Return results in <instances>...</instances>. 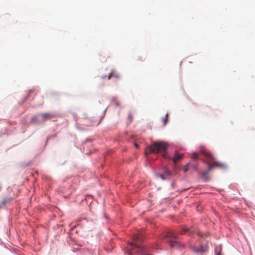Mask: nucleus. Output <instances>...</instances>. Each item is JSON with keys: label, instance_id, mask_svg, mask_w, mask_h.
Instances as JSON below:
<instances>
[{"label": "nucleus", "instance_id": "1", "mask_svg": "<svg viewBox=\"0 0 255 255\" xmlns=\"http://www.w3.org/2000/svg\"><path fill=\"white\" fill-rule=\"evenodd\" d=\"M199 153L206 157V159L203 160V161L208 165V171H211L215 168H225L226 167L225 163L214 161V157L210 153L206 152L205 149H201Z\"/></svg>", "mask_w": 255, "mask_h": 255}, {"label": "nucleus", "instance_id": "2", "mask_svg": "<svg viewBox=\"0 0 255 255\" xmlns=\"http://www.w3.org/2000/svg\"><path fill=\"white\" fill-rule=\"evenodd\" d=\"M189 231V229L186 227H183L182 230L179 232H175L174 231H170L166 233L164 238L167 240L170 247L173 248L176 247L180 248L182 245L177 242L176 240L177 238V235L180 234H184Z\"/></svg>", "mask_w": 255, "mask_h": 255}, {"label": "nucleus", "instance_id": "3", "mask_svg": "<svg viewBox=\"0 0 255 255\" xmlns=\"http://www.w3.org/2000/svg\"><path fill=\"white\" fill-rule=\"evenodd\" d=\"M167 147V144L164 142L160 141L154 142L146 149L145 153H158L160 152L162 153L163 158H167L168 156L166 155V153Z\"/></svg>", "mask_w": 255, "mask_h": 255}, {"label": "nucleus", "instance_id": "4", "mask_svg": "<svg viewBox=\"0 0 255 255\" xmlns=\"http://www.w3.org/2000/svg\"><path fill=\"white\" fill-rule=\"evenodd\" d=\"M78 124L80 125L86 127L92 126L95 125L93 121L87 117L80 118L78 120Z\"/></svg>", "mask_w": 255, "mask_h": 255}, {"label": "nucleus", "instance_id": "5", "mask_svg": "<svg viewBox=\"0 0 255 255\" xmlns=\"http://www.w3.org/2000/svg\"><path fill=\"white\" fill-rule=\"evenodd\" d=\"M130 246H135V247L137 248L136 253L137 255H148V253L146 252V249L143 247H139L137 245L133 244V243H131L130 244Z\"/></svg>", "mask_w": 255, "mask_h": 255}, {"label": "nucleus", "instance_id": "6", "mask_svg": "<svg viewBox=\"0 0 255 255\" xmlns=\"http://www.w3.org/2000/svg\"><path fill=\"white\" fill-rule=\"evenodd\" d=\"M40 118V121L45 122L47 120H51L53 118V115L49 113H43L39 115Z\"/></svg>", "mask_w": 255, "mask_h": 255}, {"label": "nucleus", "instance_id": "7", "mask_svg": "<svg viewBox=\"0 0 255 255\" xmlns=\"http://www.w3.org/2000/svg\"><path fill=\"white\" fill-rule=\"evenodd\" d=\"M184 156L183 154L179 153L177 152H175L172 157V161L174 164H176L177 162L182 159Z\"/></svg>", "mask_w": 255, "mask_h": 255}, {"label": "nucleus", "instance_id": "8", "mask_svg": "<svg viewBox=\"0 0 255 255\" xmlns=\"http://www.w3.org/2000/svg\"><path fill=\"white\" fill-rule=\"evenodd\" d=\"M171 175L172 173H171V172L169 170L166 169L164 171L163 174L160 176V177L162 179L165 180L166 179H167L168 177L171 176Z\"/></svg>", "mask_w": 255, "mask_h": 255}, {"label": "nucleus", "instance_id": "9", "mask_svg": "<svg viewBox=\"0 0 255 255\" xmlns=\"http://www.w3.org/2000/svg\"><path fill=\"white\" fill-rule=\"evenodd\" d=\"M38 117L39 115L38 116H34L32 117L30 120V123L33 124L38 123L40 121V119H38Z\"/></svg>", "mask_w": 255, "mask_h": 255}, {"label": "nucleus", "instance_id": "10", "mask_svg": "<svg viewBox=\"0 0 255 255\" xmlns=\"http://www.w3.org/2000/svg\"><path fill=\"white\" fill-rule=\"evenodd\" d=\"M112 76H114L116 78H119V75L116 73L114 71V70H112L110 73V74H109L108 76V79L109 80L111 78V77Z\"/></svg>", "mask_w": 255, "mask_h": 255}, {"label": "nucleus", "instance_id": "11", "mask_svg": "<svg viewBox=\"0 0 255 255\" xmlns=\"http://www.w3.org/2000/svg\"><path fill=\"white\" fill-rule=\"evenodd\" d=\"M209 172V171H208V170L207 171H203L202 173V177L206 181H207L209 179V177H208Z\"/></svg>", "mask_w": 255, "mask_h": 255}, {"label": "nucleus", "instance_id": "12", "mask_svg": "<svg viewBox=\"0 0 255 255\" xmlns=\"http://www.w3.org/2000/svg\"><path fill=\"white\" fill-rule=\"evenodd\" d=\"M12 200V198L11 197L6 198L3 199L1 202V204L3 205H5L7 203L10 202Z\"/></svg>", "mask_w": 255, "mask_h": 255}, {"label": "nucleus", "instance_id": "13", "mask_svg": "<svg viewBox=\"0 0 255 255\" xmlns=\"http://www.w3.org/2000/svg\"><path fill=\"white\" fill-rule=\"evenodd\" d=\"M168 114L167 113L166 114L165 116L162 118V121L163 123V126H165L168 122Z\"/></svg>", "mask_w": 255, "mask_h": 255}, {"label": "nucleus", "instance_id": "14", "mask_svg": "<svg viewBox=\"0 0 255 255\" xmlns=\"http://www.w3.org/2000/svg\"><path fill=\"white\" fill-rule=\"evenodd\" d=\"M190 163H187L183 168L182 170L184 173H186L188 170V168L189 167Z\"/></svg>", "mask_w": 255, "mask_h": 255}, {"label": "nucleus", "instance_id": "15", "mask_svg": "<svg viewBox=\"0 0 255 255\" xmlns=\"http://www.w3.org/2000/svg\"><path fill=\"white\" fill-rule=\"evenodd\" d=\"M194 251L196 253H201L202 252H204V248L203 247H200V248H197L196 249H195Z\"/></svg>", "mask_w": 255, "mask_h": 255}, {"label": "nucleus", "instance_id": "16", "mask_svg": "<svg viewBox=\"0 0 255 255\" xmlns=\"http://www.w3.org/2000/svg\"><path fill=\"white\" fill-rule=\"evenodd\" d=\"M112 104L117 107L120 106V103L116 100L113 101Z\"/></svg>", "mask_w": 255, "mask_h": 255}, {"label": "nucleus", "instance_id": "17", "mask_svg": "<svg viewBox=\"0 0 255 255\" xmlns=\"http://www.w3.org/2000/svg\"><path fill=\"white\" fill-rule=\"evenodd\" d=\"M191 157L194 159H198V154L195 152L193 153Z\"/></svg>", "mask_w": 255, "mask_h": 255}, {"label": "nucleus", "instance_id": "18", "mask_svg": "<svg viewBox=\"0 0 255 255\" xmlns=\"http://www.w3.org/2000/svg\"><path fill=\"white\" fill-rule=\"evenodd\" d=\"M139 238H140V237H139V236H138V235H135V236H134L133 237L132 240H133L134 242H135V241H138V240H139Z\"/></svg>", "mask_w": 255, "mask_h": 255}, {"label": "nucleus", "instance_id": "19", "mask_svg": "<svg viewBox=\"0 0 255 255\" xmlns=\"http://www.w3.org/2000/svg\"><path fill=\"white\" fill-rule=\"evenodd\" d=\"M198 164H193V165H192V167L193 169H195V170H197V168H198Z\"/></svg>", "mask_w": 255, "mask_h": 255}, {"label": "nucleus", "instance_id": "20", "mask_svg": "<svg viewBox=\"0 0 255 255\" xmlns=\"http://www.w3.org/2000/svg\"><path fill=\"white\" fill-rule=\"evenodd\" d=\"M137 60H140V61H144V59L143 58V57H141V56H138L137 57Z\"/></svg>", "mask_w": 255, "mask_h": 255}, {"label": "nucleus", "instance_id": "21", "mask_svg": "<svg viewBox=\"0 0 255 255\" xmlns=\"http://www.w3.org/2000/svg\"><path fill=\"white\" fill-rule=\"evenodd\" d=\"M135 146H136V148H137V147H138V145H137V144H136V143H135Z\"/></svg>", "mask_w": 255, "mask_h": 255}, {"label": "nucleus", "instance_id": "22", "mask_svg": "<svg viewBox=\"0 0 255 255\" xmlns=\"http://www.w3.org/2000/svg\"><path fill=\"white\" fill-rule=\"evenodd\" d=\"M217 255H221L220 253H218Z\"/></svg>", "mask_w": 255, "mask_h": 255}, {"label": "nucleus", "instance_id": "23", "mask_svg": "<svg viewBox=\"0 0 255 255\" xmlns=\"http://www.w3.org/2000/svg\"><path fill=\"white\" fill-rule=\"evenodd\" d=\"M105 77H106V76H103L102 78H105Z\"/></svg>", "mask_w": 255, "mask_h": 255}]
</instances>
